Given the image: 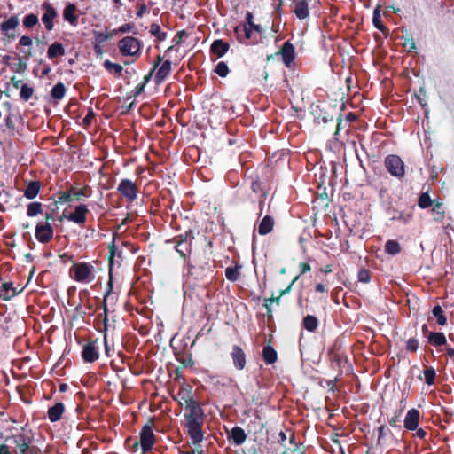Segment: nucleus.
I'll use <instances>...</instances> for the list:
<instances>
[{
    "mask_svg": "<svg viewBox=\"0 0 454 454\" xmlns=\"http://www.w3.org/2000/svg\"><path fill=\"white\" fill-rule=\"evenodd\" d=\"M182 398L185 403L184 429L193 444L200 443L204 439V411L200 403L191 395V392H187Z\"/></svg>",
    "mask_w": 454,
    "mask_h": 454,
    "instance_id": "f257e3e1",
    "label": "nucleus"
},
{
    "mask_svg": "<svg viewBox=\"0 0 454 454\" xmlns=\"http://www.w3.org/2000/svg\"><path fill=\"white\" fill-rule=\"evenodd\" d=\"M40 449L33 444L30 436L24 433L0 435V454H39Z\"/></svg>",
    "mask_w": 454,
    "mask_h": 454,
    "instance_id": "f03ea898",
    "label": "nucleus"
},
{
    "mask_svg": "<svg viewBox=\"0 0 454 454\" xmlns=\"http://www.w3.org/2000/svg\"><path fill=\"white\" fill-rule=\"evenodd\" d=\"M94 267L89 262H73L69 270L71 278L79 283H90L94 279Z\"/></svg>",
    "mask_w": 454,
    "mask_h": 454,
    "instance_id": "7ed1b4c3",
    "label": "nucleus"
},
{
    "mask_svg": "<svg viewBox=\"0 0 454 454\" xmlns=\"http://www.w3.org/2000/svg\"><path fill=\"white\" fill-rule=\"evenodd\" d=\"M118 47L122 56L137 59L141 55L140 41L133 36H125L118 42Z\"/></svg>",
    "mask_w": 454,
    "mask_h": 454,
    "instance_id": "20e7f679",
    "label": "nucleus"
},
{
    "mask_svg": "<svg viewBox=\"0 0 454 454\" xmlns=\"http://www.w3.org/2000/svg\"><path fill=\"white\" fill-rule=\"evenodd\" d=\"M250 188L251 191L254 193V198L249 195L248 200L253 205H254L256 201L258 202L260 208L258 215L261 216L263 210L264 202L268 196V192L265 191L264 184L262 182L261 178L258 176L252 179Z\"/></svg>",
    "mask_w": 454,
    "mask_h": 454,
    "instance_id": "39448f33",
    "label": "nucleus"
},
{
    "mask_svg": "<svg viewBox=\"0 0 454 454\" xmlns=\"http://www.w3.org/2000/svg\"><path fill=\"white\" fill-rule=\"evenodd\" d=\"M319 4V0H293L291 8L297 19L306 20L309 18L310 8L317 7Z\"/></svg>",
    "mask_w": 454,
    "mask_h": 454,
    "instance_id": "423d86ee",
    "label": "nucleus"
},
{
    "mask_svg": "<svg viewBox=\"0 0 454 454\" xmlns=\"http://www.w3.org/2000/svg\"><path fill=\"white\" fill-rule=\"evenodd\" d=\"M153 419H151L141 429L139 434L140 445L142 452L146 454L153 448L156 442V437L153 433Z\"/></svg>",
    "mask_w": 454,
    "mask_h": 454,
    "instance_id": "0eeeda50",
    "label": "nucleus"
},
{
    "mask_svg": "<svg viewBox=\"0 0 454 454\" xmlns=\"http://www.w3.org/2000/svg\"><path fill=\"white\" fill-rule=\"evenodd\" d=\"M194 239L192 235V231L188 230L184 234H180L175 237L172 240H168L167 242H175V249L176 251L183 257L186 258L188 254L191 253L192 242Z\"/></svg>",
    "mask_w": 454,
    "mask_h": 454,
    "instance_id": "6e6552de",
    "label": "nucleus"
},
{
    "mask_svg": "<svg viewBox=\"0 0 454 454\" xmlns=\"http://www.w3.org/2000/svg\"><path fill=\"white\" fill-rule=\"evenodd\" d=\"M385 168L387 172L396 177L403 178L405 175V166L402 159L395 154H389L385 158L384 160Z\"/></svg>",
    "mask_w": 454,
    "mask_h": 454,
    "instance_id": "1a4fd4ad",
    "label": "nucleus"
},
{
    "mask_svg": "<svg viewBox=\"0 0 454 454\" xmlns=\"http://www.w3.org/2000/svg\"><path fill=\"white\" fill-rule=\"evenodd\" d=\"M117 192L125 198L128 202H133L137 200L139 190L136 183L132 180L123 178L117 186Z\"/></svg>",
    "mask_w": 454,
    "mask_h": 454,
    "instance_id": "9d476101",
    "label": "nucleus"
},
{
    "mask_svg": "<svg viewBox=\"0 0 454 454\" xmlns=\"http://www.w3.org/2000/svg\"><path fill=\"white\" fill-rule=\"evenodd\" d=\"M54 235L53 226L50 223L40 222L36 224L35 236L41 244H47L52 240Z\"/></svg>",
    "mask_w": 454,
    "mask_h": 454,
    "instance_id": "9b49d317",
    "label": "nucleus"
},
{
    "mask_svg": "<svg viewBox=\"0 0 454 454\" xmlns=\"http://www.w3.org/2000/svg\"><path fill=\"white\" fill-rule=\"evenodd\" d=\"M89 212L87 205L79 204L74 207V211L70 212L68 215L64 214L63 216L79 226H84Z\"/></svg>",
    "mask_w": 454,
    "mask_h": 454,
    "instance_id": "f8f14e48",
    "label": "nucleus"
},
{
    "mask_svg": "<svg viewBox=\"0 0 454 454\" xmlns=\"http://www.w3.org/2000/svg\"><path fill=\"white\" fill-rule=\"evenodd\" d=\"M278 55H280L282 58L283 63L290 67L291 64L294 62L295 59V48L292 43L286 41L283 43L280 50L277 52Z\"/></svg>",
    "mask_w": 454,
    "mask_h": 454,
    "instance_id": "ddd939ff",
    "label": "nucleus"
},
{
    "mask_svg": "<svg viewBox=\"0 0 454 454\" xmlns=\"http://www.w3.org/2000/svg\"><path fill=\"white\" fill-rule=\"evenodd\" d=\"M20 24V20L16 15L11 16L9 19L0 24V31L3 35L8 39H14L16 35L12 33Z\"/></svg>",
    "mask_w": 454,
    "mask_h": 454,
    "instance_id": "4468645a",
    "label": "nucleus"
},
{
    "mask_svg": "<svg viewBox=\"0 0 454 454\" xmlns=\"http://www.w3.org/2000/svg\"><path fill=\"white\" fill-rule=\"evenodd\" d=\"M97 340L86 343L82 351V357L86 363H93L99 357L98 348L96 346Z\"/></svg>",
    "mask_w": 454,
    "mask_h": 454,
    "instance_id": "2eb2a0df",
    "label": "nucleus"
},
{
    "mask_svg": "<svg viewBox=\"0 0 454 454\" xmlns=\"http://www.w3.org/2000/svg\"><path fill=\"white\" fill-rule=\"evenodd\" d=\"M43 10L45 12L42 16V21L45 26L47 31H51L53 28V20L57 17V12L55 8L50 3H43L42 5Z\"/></svg>",
    "mask_w": 454,
    "mask_h": 454,
    "instance_id": "dca6fc26",
    "label": "nucleus"
},
{
    "mask_svg": "<svg viewBox=\"0 0 454 454\" xmlns=\"http://www.w3.org/2000/svg\"><path fill=\"white\" fill-rule=\"evenodd\" d=\"M231 357L232 359L233 365L237 370L241 371L246 367V354L240 346L234 345L232 347Z\"/></svg>",
    "mask_w": 454,
    "mask_h": 454,
    "instance_id": "f3484780",
    "label": "nucleus"
},
{
    "mask_svg": "<svg viewBox=\"0 0 454 454\" xmlns=\"http://www.w3.org/2000/svg\"><path fill=\"white\" fill-rule=\"evenodd\" d=\"M420 419L419 411L415 409H410L404 418L403 427L408 431H414L417 429Z\"/></svg>",
    "mask_w": 454,
    "mask_h": 454,
    "instance_id": "a211bd4d",
    "label": "nucleus"
},
{
    "mask_svg": "<svg viewBox=\"0 0 454 454\" xmlns=\"http://www.w3.org/2000/svg\"><path fill=\"white\" fill-rule=\"evenodd\" d=\"M23 290L20 286H13L12 282H4L0 286V299L4 301H10L12 298L18 295Z\"/></svg>",
    "mask_w": 454,
    "mask_h": 454,
    "instance_id": "6ab92c4d",
    "label": "nucleus"
},
{
    "mask_svg": "<svg viewBox=\"0 0 454 454\" xmlns=\"http://www.w3.org/2000/svg\"><path fill=\"white\" fill-rule=\"evenodd\" d=\"M247 438V435L245 430L240 427H234L228 433L229 441L231 442L236 446L242 445L246 442Z\"/></svg>",
    "mask_w": 454,
    "mask_h": 454,
    "instance_id": "aec40b11",
    "label": "nucleus"
},
{
    "mask_svg": "<svg viewBox=\"0 0 454 454\" xmlns=\"http://www.w3.org/2000/svg\"><path fill=\"white\" fill-rule=\"evenodd\" d=\"M172 70V62L170 60H165L162 62L160 67L157 69L154 75V82L156 84H160L164 82L170 74Z\"/></svg>",
    "mask_w": 454,
    "mask_h": 454,
    "instance_id": "412c9836",
    "label": "nucleus"
},
{
    "mask_svg": "<svg viewBox=\"0 0 454 454\" xmlns=\"http://www.w3.org/2000/svg\"><path fill=\"white\" fill-rule=\"evenodd\" d=\"M65 412V405L63 403H56L54 405L49 407L47 411V417L52 423L58 422L61 419L63 413Z\"/></svg>",
    "mask_w": 454,
    "mask_h": 454,
    "instance_id": "4be33fe9",
    "label": "nucleus"
},
{
    "mask_svg": "<svg viewBox=\"0 0 454 454\" xmlns=\"http://www.w3.org/2000/svg\"><path fill=\"white\" fill-rule=\"evenodd\" d=\"M234 32L237 35V39L241 43H247V41L249 40L253 43L256 41V38H254V33L255 32L254 28H248V27H236L234 28Z\"/></svg>",
    "mask_w": 454,
    "mask_h": 454,
    "instance_id": "5701e85b",
    "label": "nucleus"
},
{
    "mask_svg": "<svg viewBox=\"0 0 454 454\" xmlns=\"http://www.w3.org/2000/svg\"><path fill=\"white\" fill-rule=\"evenodd\" d=\"M230 49V43L222 39L215 40L210 46V52L217 58H222Z\"/></svg>",
    "mask_w": 454,
    "mask_h": 454,
    "instance_id": "b1692460",
    "label": "nucleus"
},
{
    "mask_svg": "<svg viewBox=\"0 0 454 454\" xmlns=\"http://www.w3.org/2000/svg\"><path fill=\"white\" fill-rule=\"evenodd\" d=\"M275 224L274 217L271 215H265L258 225V233L261 236H265L271 232Z\"/></svg>",
    "mask_w": 454,
    "mask_h": 454,
    "instance_id": "393cba45",
    "label": "nucleus"
},
{
    "mask_svg": "<svg viewBox=\"0 0 454 454\" xmlns=\"http://www.w3.org/2000/svg\"><path fill=\"white\" fill-rule=\"evenodd\" d=\"M70 189L73 200L77 201L84 200L85 199L90 198L92 194V189L89 185H84L79 190H76L74 186H71Z\"/></svg>",
    "mask_w": 454,
    "mask_h": 454,
    "instance_id": "a878e982",
    "label": "nucleus"
},
{
    "mask_svg": "<svg viewBox=\"0 0 454 454\" xmlns=\"http://www.w3.org/2000/svg\"><path fill=\"white\" fill-rule=\"evenodd\" d=\"M76 11V5L72 3H69L63 11L64 19L73 26L78 23V16L75 14Z\"/></svg>",
    "mask_w": 454,
    "mask_h": 454,
    "instance_id": "bb28decb",
    "label": "nucleus"
},
{
    "mask_svg": "<svg viewBox=\"0 0 454 454\" xmlns=\"http://www.w3.org/2000/svg\"><path fill=\"white\" fill-rule=\"evenodd\" d=\"M41 187L42 184L40 181H30L24 190V196L27 200L35 199L39 194Z\"/></svg>",
    "mask_w": 454,
    "mask_h": 454,
    "instance_id": "cd10ccee",
    "label": "nucleus"
},
{
    "mask_svg": "<svg viewBox=\"0 0 454 454\" xmlns=\"http://www.w3.org/2000/svg\"><path fill=\"white\" fill-rule=\"evenodd\" d=\"M433 219L436 223H442L445 217V209L442 201H436L431 209Z\"/></svg>",
    "mask_w": 454,
    "mask_h": 454,
    "instance_id": "c85d7f7f",
    "label": "nucleus"
},
{
    "mask_svg": "<svg viewBox=\"0 0 454 454\" xmlns=\"http://www.w3.org/2000/svg\"><path fill=\"white\" fill-rule=\"evenodd\" d=\"M372 23L376 28L385 35V36H388L389 30L381 21L380 7H376L373 11Z\"/></svg>",
    "mask_w": 454,
    "mask_h": 454,
    "instance_id": "c756f323",
    "label": "nucleus"
},
{
    "mask_svg": "<svg viewBox=\"0 0 454 454\" xmlns=\"http://www.w3.org/2000/svg\"><path fill=\"white\" fill-rule=\"evenodd\" d=\"M262 358L267 364H272L278 360V353L270 345H267L262 349Z\"/></svg>",
    "mask_w": 454,
    "mask_h": 454,
    "instance_id": "7c9ffc66",
    "label": "nucleus"
},
{
    "mask_svg": "<svg viewBox=\"0 0 454 454\" xmlns=\"http://www.w3.org/2000/svg\"><path fill=\"white\" fill-rule=\"evenodd\" d=\"M66 53L65 48L60 43H53L47 51V57L49 59H54L57 57L64 56Z\"/></svg>",
    "mask_w": 454,
    "mask_h": 454,
    "instance_id": "2f4dec72",
    "label": "nucleus"
},
{
    "mask_svg": "<svg viewBox=\"0 0 454 454\" xmlns=\"http://www.w3.org/2000/svg\"><path fill=\"white\" fill-rule=\"evenodd\" d=\"M318 319L312 315H307L302 319V326L309 332H315L318 327Z\"/></svg>",
    "mask_w": 454,
    "mask_h": 454,
    "instance_id": "473e14b6",
    "label": "nucleus"
},
{
    "mask_svg": "<svg viewBox=\"0 0 454 454\" xmlns=\"http://www.w3.org/2000/svg\"><path fill=\"white\" fill-rule=\"evenodd\" d=\"M428 342L434 346L440 347L446 344V337L442 333H429L427 335Z\"/></svg>",
    "mask_w": 454,
    "mask_h": 454,
    "instance_id": "72a5a7b5",
    "label": "nucleus"
},
{
    "mask_svg": "<svg viewBox=\"0 0 454 454\" xmlns=\"http://www.w3.org/2000/svg\"><path fill=\"white\" fill-rule=\"evenodd\" d=\"M205 271H212L210 267H197L194 265H189L187 270V274L190 276H193L195 279L201 280L204 278Z\"/></svg>",
    "mask_w": 454,
    "mask_h": 454,
    "instance_id": "f704fd0d",
    "label": "nucleus"
},
{
    "mask_svg": "<svg viewBox=\"0 0 454 454\" xmlns=\"http://www.w3.org/2000/svg\"><path fill=\"white\" fill-rule=\"evenodd\" d=\"M437 200H432L428 192H422L419 197V200H418V206L421 208V209H426V208H428L430 207H433V205L436 202Z\"/></svg>",
    "mask_w": 454,
    "mask_h": 454,
    "instance_id": "c9c22d12",
    "label": "nucleus"
},
{
    "mask_svg": "<svg viewBox=\"0 0 454 454\" xmlns=\"http://www.w3.org/2000/svg\"><path fill=\"white\" fill-rule=\"evenodd\" d=\"M109 249V254H108V264H109V271L111 272L113 270V266L114 263V257L118 256L121 257V252L118 251L117 247L115 246L114 239H113L112 243L108 245Z\"/></svg>",
    "mask_w": 454,
    "mask_h": 454,
    "instance_id": "e433bc0d",
    "label": "nucleus"
},
{
    "mask_svg": "<svg viewBox=\"0 0 454 454\" xmlns=\"http://www.w3.org/2000/svg\"><path fill=\"white\" fill-rule=\"evenodd\" d=\"M401 245L394 239H389L385 244V252L391 255H396L401 253Z\"/></svg>",
    "mask_w": 454,
    "mask_h": 454,
    "instance_id": "4c0bfd02",
    "label": "nucleus"
},
{
    "mask_svg": "<svg viewBox=\"0 0 454 454\" xmlns=\"http://www.w3.org/2000/svg\"><path fill=\"white\" fill-rule=\"evenodd\" d=\"M65 94H66V87H65L64 83H62V82L56 83L51 91V98L56 100L62 99L64 98Z\"/></svg>",
    "mask_w": 454,
    "mask_h": 454,
    "instance_id": "58836bf2",
    "label": "nucleus"
},
{
    "mask_svg": "<svg viewBox=\"0 0 454 454\" xmlns=\"http://www.w3.org/2000/svg\"><path fill=\"white\" fill-rule=\"evenodd\" d=\"M43 213V205L41 202L34 201L27 205V215L29 217H35Z\"/></svg>",
    "mask_w": 454,
    "mask_h": 454,
    "instance_id": "ea45409f",
    "label": "nucleus"
},
{
    "mask_svg": "<svg viewBox=\"0 0 454 454\" xmlns=\"http://www.w3.org/2000/svg\"><path fill=\"white\" fill-rule=\"evenodd\" d=\"M240 265H236L235 267H227L225 269V277L228 280L231 282H235L239 278L240 276Z\"/></svg>",
    "mask_w": 454,
    "mask_h": 454,
    "instance_id": "a19ab883",
    "label": "nucleus"
},
{
    "mask_svg": "<svg viewBox=\"0 0 454 454\" xmlns=\"http://www.w3.org/2000/svg\"><path fill=\"white\" fill-rule=\"evenodd\" d=\"M253 19H254L253 13L250 12H247L246 13V22L244 23L242 27L254 28V30L255 31V33L257 35H261L262 33V28L261 27V26L254 24L253 21Z\"/></svg>",
    "mask_w": 454,
    "mask_h": 454,
    "instance_id": "79ce46f5",
    "label": "nucleus"
},
{
    "mask_svg": "<svg viewBox=\"0 0 454 454\" xmlns=\"http://www.w3.org/2000/svg\"><path fill=\"white\" fill-rule=\"evenodd\" d=\"M432 313L436 317L438 325L443 326L447 324V318L444 315L443 309L440 305H435L433 308Z\"/></svg>",
    "mask_w": 454,
    "mask_h": 454,
    "instance_id": "37998d69",
    "label": "nucleus"
},
{
    "mask_svg": "<svg viewBox=\"0 0 454 454\" xmlns=\"http://www.w3.org/2000/svg\"><path fill=\"white\" fill-rule=\"evenodd\" d=\"M425 381L428 386L434 385L436 378V372L434 368L431 366H425L423 371Z\"/></svg>",
    "mask_w": 454,
    "mask_h": 454,
    "instance_id": "c03bdc74",
    "label": "nucleus"
},
{
    "mask_svg": "<svg viewBox=\"0 0 454 454\" xmlns=\"http://www.w3.org/2000/svg\"><path fill=\"white\" fill-rule=\"evenodd\" d=\"M401 408L396 410L395 412H394V415L390 418V419L388 420V423L391 427H397V423L400 421V418L403 414V411L405 408V401L404 399H402L401 400Z\"/></svg>",
    "mask_w": 454,
    "mask_h": 454,
    "instance_id": "a18cd8bd",
    "label": "nucleus"
},
{
    "mask_svg": "<svg viewBox=\"0 0 454 454\" xmlns=\"http://www.w3.org/2000/svg\"><path fill=\"white\" fill-rule=\"evenodd\" d=\"M150 33L160 42L166 40L167 38V33L163 32L160 28V26L157 23H153L151 25Z\"/></svg>",
    "mask_w": 454,
    "mask_h": 454,
    "instance_id": "49530a36",
    "label": "nucleus"
},
{
    "mask_svg": "<svg viewBox=\"0 0 454 454\" xmlns=\"http://www.w3.org/2000/svg\"><path fill=\"white\" fill-rule=\"evenodd\" d=\"M282 296H280V294L278 296H274L273 294L270 298H264L263 307L267 310L268 317H271V304L277 303L278 305L280 303V299Z\"/></svg>",
    "mask_w": 454,
    "mask_h": 454,
    "instance_id": "de8ad7c7",
    "label": "nucleus"
},
{
    "mask_svg": "<svg viewBox=\"0 0 454 454\" xmlns=\"http://www.w3.org/2000/svg\"><path fill=\"white\" fill-rule=\"evenodd\" d=\"M103 66L109 72L114 70V73L118 75H121L122 74V71H123L122 66L120 64H117V63H113L109 59L105 60L103 63Z\"/></svg>",
    "mask_w": 454,
    "mask_h": 454,
    "instance_id": "09e8293b",
    "label": "nucleus"
},
{
    "mask_svg": "<svg viewBox=\"0 0 454 454\" xmlns=\"http://www.w3.org/2000/svg\"><path fill=\"white\" fill-rule=\"evenodd\" d=\"M39 20L37 15L30 13L25 16L23 20V25L27 28H32L38 23Z\"/></svg>",
    "mask_w": 454,
    "mask_h": 454,
    "instance_id": "8fccbe9b",
    "label": "nucleus"
},
{
    "mask_svg": "<svg viewBox=\"0 0 454 454\" xmlns=\"http://www.w3.org/2000/svg\"><path fill=\"white\" fill-rule=\"evenodd\" d=\"M72 201H74V200H73L71 189H69L68 191H65V192H59L58 193L57 203L64 204V203L72 202Z\"/></svg>",
    "mask_w": 454,
    "mask_h": 454,
    "instance_id": "3c124183",
    "label": "nucleus"
},
{
    "mask_svg": "<svg viewBox=\"0 0 454 454\" xmlns=\"http://www.w3.org/2000/svg\"><path fill=\"white\" fill-rule=\"evenodd\" d=\"M371 271L368 269L362 268L358 270L357 278L359 282L367 284L371 281Z\"/></svg>",
    "mask_w": 454,
    "mask_h": 454,
    "instance_id": "603ef678",
    "label": "nucleus"
},
{
    "mask_svg": "<svg viewBox=\"0 0 454 454\" xmlns=\"http://www.w3.org/2000/svg\"><path fill=\"white\" fill-rule=\"evenodd\" d=\"M413 217L412 213L398 212L396 215H394L391 220H396L403 223H408Z\"/></svg>",
    "mask_w": 454,
    "mask_h": 454,
    "instance_id": "864d4df0",
    "label": "nucleus"
},
{
    "mask_svg": "<svg viewBox=\"0 0 454 454\" xmlns=\"http://www.w3.org/2000/svg\"><path fill=\"white\" fill-rule=\"evenodd\" d=\"M34 93V90L32 87H29L28 85L27 84H22L21 87H20V98L25 100V101H27L30 99V98L32 97Z\"/></svg>",
    "mask_w": 454,
    "mask_h": 454,
    "instance_id": "5fc2aeb1",
    "label": "nucleus"
},
{
    "mask_svg": "<svg viewBox=\"0 0 454 454\" xmlns=\"http://www.w3.org/2000/svg\"><path fill=\"white\" fill-rule=\"evenodd\" d=\"M215 72L221 77H226L230 71L227 64L221 61L216 65Z\"/></svg>",
    "mask_w": 454,
    "mask_h": 454,
    "instance_id": "6e6d98bb",
    "label": "nucleus"
},
{
    "mask_svg": "<svg viewBox=\"0 0 454 454\" xmlns=\"http://www.w3.org/2000/svg\"><path fill=\"white\" fill-rule=\"evenodd\" d=\"M94 41L93 43L103 44L106 41L110 39V36L100 31H93Z\"/></svg>",
    "mask_w": 454,
    "mask_h": 454,
    "instance_id": "4d7b16f0",
    "label": "nucleus"
},
{
    "mask_svg": "<svg viewBox=\"0 0 454 454\" xmlns=\"http://www.w3.org/2000/svg\"><path fill=\"white\" fill-rule=\"evenodd\" d=\"M391 434V431L389 428H387L386 426L382 425L378 428V439L377 443L379 445L382 444V441L385 436Z\"/></svg>",
    "mask_w": 454,
    "mask_h": 454,
    "instance_id": "13d9d810",
    "label": "nucleus"
},
{
    "mask_svg": "<svg viewBox=\"0 0 454 454\" xmlns=\"http://www.w3.org/2000/svg\"><path fill=\"white\" fill-rule=\"evenodd\" d=\"M136 7L137 9L136 12L137 18H142L145 13L149 12L145 3L143 0H138Z\"/></svg>",
    "mask_w": 454,
    "mask_h": 454,
    "instance_id": "bf43d9fd",
    "label": "nucleus"
},
{
    "mask_svg": "<svg viewBox=\"0 0 454 454\" xmlns=\"http://www.w3.org/2000/svg\"><path fill=\"white\" fill-rule=\"evenodd\" d=\"M342 129H344L342 114H340L339 116L337 117V126H336V130L333 134V143L338 142V140H339L338 137L340 135V131Z\"/></svg>",
    "mask_w": 454,
    "mask_h": 454,
    "instance_id": "052dcab7",
    "label": "nucleus"
},
{
    "mask_svg": "<svg viewBox=\"0 0 454 454\" xmlns=\"http://www.w3.org/2000/svg\"><path fill=\"white\" fill-rule=\"evenodd\" d=\"M419 343L416 338H410L406 341L405 348L408 352H416L419 348Z\"/></svg>",
    "mask_w": 454,
    "mask_h": 454,
    "instance_id": "680f3d73",
    "label": "nucleus"
},
{
    "mask_svg": "<svg viewBox=\"0 0 454 454\" xmlns=\"http://www.w3.org/2000/svg\"><path fill=\"white\" fill-rule=\"evenodd\" d=\"M109 275H110V278H109V280L107 282V291H106V294L104 296V300H103V302H106V303L107 300L110 298L112 291H113L112 271L111 272L109 271Z\"/></svg>",
    "mask_w": 454,
    "mask_h": 454,
    "instance_id": "e2e57ef3",
    "label": "nucleus"
},
{
    "mask_svg": "<svg viewBox=\"0 0 454 454\" xmlns=\"http://www.w3.org/2000/svg\"><path fill=\"white\" fill-rule=\"evenodd\" d=\"M299 278H300V275L295 276L293 278V280L289 283V285L286 286V288L280 290L279 291L280 296L289 294L291 292L292 286L299 279Z\"/></svg>",
    "mask_w": 454,
    "mask_h": 454,
    "instance_id": "0e129e2a",
    "label": "nucleus"
},
{
    "mask_svg": "<svg viewBox=\"0 0 454 454\" xmlns=\"http://www.w3.org/2000/svg\"><path fill=\"white\" fill-rule=\"evenodd\" d=\"M415 96L422 106H426V103H424V98L426 97V90L424 88H419V91L415 93Z\"/></svg>",
    "mask_w": 454,
    "mask_h": 454,
    "instance_id": "69168bd1",
    "label": "nucleus"
},
{
    "mask_svg": "<svg viewBox=\"0 0 454 454\" xmlns=\"http://www.w3.org/2000/svg\"><path fill=\"white\" fill-rule=\"evenodd\" d=\"M32 39L28 35H22L19 41V45L30 47L32 45Z\"/></svg>",
    "mask_w": 454,
    "mask_h": 454,
    "instance_id": "338daca9",
    "label": "nucleus"
},
{
    "mask_svg": "<svg viewBox=\"0 0 454 454\" xmlns=\"http://www.w3.org/2000/svg\"><path fill=\"white\" fill-rule=\"evenodd\" d=\"M18 63L16 64V71L17 72H25L27 68V64L24 61H22V58H18Z\"/></svg>",
    "mask_w": 454,
    "mask_h": 454,
    "instance_id": "774afa93",
    "label": "nucleus"
}]
</instances>
